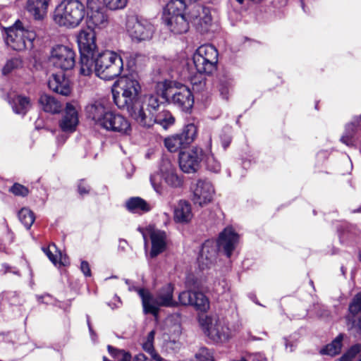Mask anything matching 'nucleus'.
<instances>
[{
  "instance_id": "f257e3e1",
  "label": "nucleus",
  "mask_w": 361,
  "mask_h": 361,
  "mask_svg": "<svg viewBox=\"0 0 361 361\" xmlns=\"http://www.w3.org/2000/svg\"><path fill=\"white\" fill-rule=\"evenodd\" d=\"M120 92H114V101L118 109L126 110L134 120L144 108L141 99V86L133 75L121 78L118 81Z\"/></svg>"
},
{
  "instance_id": "f03ea898",
  "label": "nucleus",
  "mask_w": 361,
  "mask_h": 361,
  "mask_svg": "<svg viewBox=\"0 0 361 361\" xmlns=\"http://www.w3.org/2000/svg\"><path fill=\"white\" fill-rule=\"evenodd\" d=\"M137 292L142 300L143 312L145 314H151L157 316L160 307H173L178 302L173 299V286L171 283L164 285L160 288L156 296L154 297L147 290L144 288H130Z\"/></svg>"
},
{
  "instance_id": "7ed1b4c3",
  "label": "nucleus",
  "mask_w": 361,
  "mask_h": 361,
  "mask_svg": "<svg viewBox=\"0 0 361 361\" xmlns=\"http://www.w3.org/2000/svg\"><path fill=\"white\" fill-rule=\"evenodd\" d=\"M85 5L79 0H63L56 8L54 19L56 24L68 28L78 27L85 16Z\"/></svg>"
},
{
  "instance_id": "20e7f679",
  "label": "nucleus",
  "mask_w": 361,
  "mask_h": 361,
  "mask_svg": "<svg viewBox=\"0 0 361 361\" xmlns=\"http://www.w3.org/2000/svg\"><path fill=\"white\" fill-rule=\"evenodd\" d=\"M185 8L184 0H170L164 9L163 23L173 35H182L189 30V23L184 15Z\"/></svg>"
},
{
  "instance_id": "39448f33",
  "label": "nucleus",
  "mask_w": 361,
  "mask_h": 361,
  "mask_svg": "<svg viewBox=\"0 0 361 361\" xmlns=\"http://www.w3.org/2000/svg\"><path fill=\"white\" fill-rule=\"evenodd\" d=\"M94 73L99 78L110 80L119 76L123 70L121 56L117 53L106 50L96 54Z\"/></svg>"
},
{
  "instance_id": "423d86ee",
  "label": "nucleus",
  "mask_w": 361,
  "mask_h": 361,
  "mask_svg": "<svg viewBox=\"0 0 361 361\" xmlns=\"http://www.w3.org/2000/svg\"><path fill=\"white\" fill-rule=\"evenodd\" d=\"M199 323L204 333L214 342L227 341L233 335V331L223 319L207 315L202 316L199 318Z\"/></svg>"
},
{
  "instance_id": "0eeeda50",
  "label": "nucleus",
  "mask_w": 361,
  "mask_h": 361,
  "mask_svg": "<svg viewBox=\"0 0 361 361\" xmlns=\"http://www.w3.org/2000/svg\"><path fill=\"white\" fill-rule=\"evenodd\" d=\"M6 35V44L18 51L31 49L36 37V34L32 30L25 29L20 21H17L13 26L7 28Z\"/></svg>"
},
{
  "instance_id": "6e6552de",
  "label": "nucleus",
  "mask_w": 361,
  "mask_h": 361,
  "mask_svg": "<svg viewBox=\"0 0 361 361\" xmlns=\"http://www.w3.org/2000/svg\"><path fill=\"white\" fill-rule=\"evenodd\" d=\"M158 91H161L163 99L171 102L184 111L190 110L194 104V98L190 89L181 85L178 88H173L169 85L167 82H160L157 85Z\"/></svg>"
},
{
  "instance_id": "1a4fd4ad",
  "label": "nucleus",
  "mask_w": 361,
  "mask_h": 361,
  "mask_svg": "<svg viewBox=\"0 0 361 361\" xmlns=\"http://www.w3.org/2000/svg\"><path fill=\"white\" fill-rule=\"evenodd\" d=\"M49 61L57 68L63 71L71 70L75 63V53L67 46L56 45L51 49Z\"/></svg>"
},
{
  "instance_id": "9d476101",
  "label": "nucleus",
  "mask_w": 361,
  "mask_h": 361,
  "mask_svg": "<svg viewBox=\"0 0 361 361\" xmlns=\"http://www.w3.org/2000/svg\"><path fill=\"white\" fill-rule=\"evenodd\" d=\"M101 128L121 135H128L132 132L129 120L120 113L109 110L104 118Z\"/></svg>"
},
{
  "instance_id": "9b49d317",
  "label": "nucleus",
  "mask_w": 361,
  "mask_h": 361,
  "mask_svg": "<svg viewBox=\"0 0 361 361\" xmlns=\"http://www.w3.org/2000/svg\"><path fill=\"white\" fill-rule=\"evenodd\" d=\"M127 31L133 40L141 42L150 39L154 28L147 20L132 17L128 20Z\"/></svg>"
},
{
  "instance_id": "f8f14e48",
  "label": "nucleus",
  "mask_w": 361,
  "mask_h": 361,
  "mask_svg": "<svg viewBox=\"0 0 361 361\" xmlns=\"http://www.w3.org/2000/svg\"><path fill=\"white\" fill-rule=\"evenodd\" d=\"M148 114L145 109L139 114V118H135L134 121L140 126L145 128H150L154 123L159 124L164 129L171 126L174 123V118L168 111H162L157 114H154L150 109H147Z\"/></svg>"
},
{
  "instance_id": "ddd939ff",
  "label": "nucleus",
  "mask_w": 361,
  "mask_h": 361,
  "mask_svg": "<svg viewBox=\"0 0 361 361\" xmlns=\"http://www.w3.org/2000/svg\"><path fill=\"white\" fill-rule=\"evenodd\" d=\"M192 193V200L201 207L211 202L215 190L212 183L206 179H198L190 187Z\"/></svg>"
},
{
  "instance_id": "4468645a",
  "label": "nucleus",
  "mask_w": 361,
  "mask_h": 361,
  "mask_svg": "<svg viewBox=\"0 0 361 361\" xmlns=\"http://www.w3.org/2000/svg\"><path fill=\"white\" fill-rule=\"evenodd\" d=\"M203 159V151L199 147L182 152L179 154L180 169L186 173H195L200 167Z\"/></svg>"
},
{
  "instance_id": "2eb2a0df",
  "label": "nucleus",
  "mask_w": 361,
  "mask_h": 361,
  "mask_svg": "<svg viewBox=\"0 0 361 361\" xmlns=\"http://www.w3.org/2000/svg\"><path fill=\"white\" fill-rule=\"evenodd\" d=\"M180 304L193 306L197 310L207 312L209 309V300L200 291L185 290L178 295Z\"/></svg>"
},
{
  "instance_id": "dca6fc26",
  "label": "nucleus",
  "mask_w": 361,
  "mask_h": 361,
  "mask_svg": "<svg viewBox=\"0 0 361 361\" xmlns=\"http://www.w3.org/2000/svg\"><path fill=\"white\" fill-rule=\"evenodd\" d=\"M79 123L78 104L67 103L59 121L60 128L65 133H73Z\"/></svg>"
},
{
  "instance_id": "f3484780",
  "label": "nucleus",
  "mask_w": 361,
  "mask_h": 361,
  "mask_svg": "<svg viewBox=\"0 0 361 361\" xmlns=\"http://www.w3.org/2000/svg\"><path fill=\"white\" fill-rule=\"evenodd\" d=\"M239 240V235L232 227L228 226L219 233L216 245L219 250H223L226 255L230 257L236 247Z\"/></svg>"
},
{
  "instance_id": "a211bd4d",
  "label": "nucleus",
  "mask_w": 361,
  "mask_h": 361,
  "mask_svg": "<svg viewBox=\"0 0 361 361\" xmlns=\"http://www.w3.org/2000/svg\"><path fill=\"white\" fill-rule=\"evenodd\" d=\"M217 245L213 240H208L202 246L197 258L200 269L209 268L215 262L217 255Z\"/></svg>"
},
{
  "instance_id": "6ab92c4d",
  "label": "nucleus",
  "mask_w": 361,
  "mask_h": 361,
  "mask_svg": "<svg viewBox=\"0 0 361 361\" xmlns=\"http://www.w3.org/2000/svg\"><path fill=\"white\" fill-rule=\"evenodd\" d=\"M160 173L165 183L171 188H178L183 185V178L179 176L175 166L167 159L163 160L160 166Z\"/></svg>"
},
{
  "instance_id": "aec40b11",
  "label": "nucleus",
  "mask_w": 361,
  "mask_h": 361,
  "mask_svg": "<svg viewBox=\"0 0 361 361\" xmlns=\"http://www.w3.org/2000/svg\"><path fill=\"white\" fill-rule=\"evenodd\" d=\"M48 87L51 91L63 96H68L72 90L71 82L63 72L51 74Z\"/></svg>"
},
{
  "instance_id": "412c9836",
  "label": "nucleus",
  "mask_w": 361,
  "mask_h": 361,
  "mask_svg": "<svg viewBox=\"0 0 361 361\" xmlns=\"http://www.w3.org/2000/svg\"><path fill=\"white\" fill-rule=\"evenodd\" d=\"M77 42L80 54H96L95 33L92 29L87 27L80 30Z\"/></svg>"
},
{
  "instance_id": "4be33fe9",
  "label": "nucleus",
  "mask_w": 361,
  "mask_h": 361,
  "mask_svg": "<svg viewBox=\"0 0 361 361\" xmlns=\"http://www.w3.org/2000/svg\"><path fill=\"white\" fill-rule=\"evenodd\" d=\"M192 22L202 31H207L212 22V17L209 9L200 5H194L190 12Z\"/></svg>"
},
{
  "instance_id": "5701e85b",
  "label": "nucleus",
  "mask_w": 361,
  "mask_h": 361,
  "mask_svg": "<svg viewBox=\"0 0 361 361\" xmlns=\"http://www.w3.org/2000/svg\"><path fill=\"white\" fill-rule=\"evenodd\" d=\"M109 111V109L100 101L91 102L85 107V113L87 118L93 121L94 123L99 128Z\"/></svg>"
},
{
  "instance_id": "b1692460",
  "label": "nucleus",
  "mask_w": 361,
  "mask_h": 361,
  "mask_svg": "<svg viewBox=\"0 0 361 361\" xmlns=\"http://www.w3.org/2000/svg\"><path fill=\"white\" fill-rule=\"evenodd\" d=\"M49 0H26L25 11L35 20H43L47 13Z\"/></svg>"
},
{
  "instance_id": "393cba45",
  "label": "nucleus",
  "mask_w": 361,
  "mask_h": 361,
  "mask_svg": "<svg viewBox=\"0 0 361 361\" xmlns=\"http://www.w3.org/2000/svg\"><path fill=\"white\" fill-rule=\"evenodd\" d=\"M147 230L152 241L150 256L151 257H155L164 252L166 248V234L164 231L155 229L152 226H149Z\"/></svg>"
},
{
  "instance_id": "a878e982",
  "label": "nucleus",
  "mask_w": 361,
  "mask_h": 361,
  "mask_svg": "<svg viewBox=\"0 0 361 361\" xmlns=\"http://www.w3.org/2000/svg\"><path fill=\"white\" fill-rule=\"evenodd\" d=\"M193 217L192 206L186 200H180L176 205L173 211V219L177 223L187 224Z\"/></svg>"
},
{
  "instance_id": "bb28decb",
  "label": "nucleus",
  "mask_w": 361,
  "mask_h": 361,
  "mask_svg": "<svg viewBox=\"0 0 361 361\" xmlns=\"http://www.w3.org/2000/svg\"><path fill=\"white\" fill-rule=\"evenodd\" d=\"M8 102L16 114L24 116L31 107L30 99L22 95L8 96Z\"/></svg>"
},
{
  "instance_id": "cd10ccee",
  "label": "nucleus",
  "mask_w": 361,
  "mask_h": 361,
  "mask_svg": "<svg viewBox=\"0 0 361 361\" xmlns=\"http://www.w3.org/2000/svg\"><path fill=\"white\" fill-rule=\"evenodd\" d=\"M49 260L55 266H66L69 264L68 257L63 254L56 246L55 244H51L47 248L42 249Z\"/></svg>"
},
{
  "instance_id": "c85d7f7f",
  "label": "nucleus",
  "mask_w": 361,
  "mask_h": 361,
  "mask_svg": "<svg viewBox=\"0 0 361 361\" xmlns=\"http://www.w3.org/2000/svg\"><path fill=\"white\" fill-rule=\"evenodd\" d=\"M96 54H80V74L90 76L94 72Z\"/></svg>"
},
{
  "instance_id": "c756f323",
  "label": "nucleus",
  "mask_w": 361,
  "mask_h": 361,
  "mask_svg": "<svg viewBox=\"0 0 361 361\" xmlns=\"http://www.w3.org/2000/svg\"><path fill=\"white\" fill-rule=\"evenodd\" d=\"M194 65L200 73L211 74L216 69L217 61L193 55Z\"/></svg>"
},
{
  "instance_id": "7c9ffc66",
  "label": "nucleus",
  "mask_w": 361,
  "mask_h": 361,
  "mask_svg": "<svg viewBox=\"0 0 361 361\" xmlns=\"http://www.w3.org/2000/svg\"><path fill=\"white\" fill-rule=\"evenodd\" d=\"M89 20H88V28H104L109 23L107 16L102 11L88 13Z\"/></svg>"
},
{
  "instance_id": "2f4dec72",
  "label": "nucleus",
  "mask_w": 361,
  "mask_h": 361,
  "mask_svg": "<svg viewBox=\"0 0 361 361\" xmlns=\"http://www.w3.org/2000/svg\"><path fill=\"white\" fill-rule=\"evenodd\" d=\"M42 108L46 112L56 114L61 109L60 102L54 97L48 94H42L39 101Z\"/></svg>"
},
{
  "instance_id": "473e14b6",
  "label": "nucleus",
  "mask_w": 361,
  "mask_h": 361,
  "mask_svg": "<svg viewBox=\"0 0 361 361\" xmlns=\"http://www.w3.org/2000/svg\"><path fill=\"white\" fill-rule=\"evenodd\" d=\"M127 209L133 213L147 212L150 206L142 198L135 197L128 199L126 202Z\"/></svg>"
},
{
  "instance_id": "72a5a7b5",
  "label": "nucleus",
  "mask_w": 361,
  "mask_h": 361,
  "mask_svg": "<svg viewBox=\"0 0 361 361\" xmlns=\"http://www.w3.org/2000/svg\"><path fill=\"white\" fill-rule=\"evenodd\" d=\"M155 336V330H152L147 336L145 341L142 343L143 350L147 353L154 361H169L162 358L154 350V341Z\"/></svg>"
},
{
  "instance_id": "f704fd0d",
  "label": "nucleus",
  "mask_w": 361,
  "mask_h": 361,
  "mask_svg": "<svg viewBox=\"0 0 361 361\" xmlns=\"http://www.w3.org/2000/svg\"><path fill=\"white\" fill-rule=\"evenodd\" d=\"M218 62V51L211 44H204L197 48L193 54Z\"/></svg>"
},
{
  "instance_id": "c9c22d12",
  "label": "nucleus",
  "mask_w": 361,
  "mask_h": 361,
  "mask_svg": "<svg viewBox=\"0 0 361 361\" xmlns=\"http://www.w3.org/2000/svg\"><path fill=\"white\" fill-rule=\"evenodd\" d=\"M343 339V335L339 334L336 338L329 344L326 345L325 348H324L321 350V353L324 355H328L331 356H334L338 353H340L342 348V341Z\"/></svg>"
},
{
  "instance_id": "e433bc0d",
  "label": "nucleus",
  "mask_w": 361,
  "mask_h": 361,
  "mask_svg": "<svg viewBox=\"0 0 361 361\" xmlns=\"http://www.w3.org/2000/svg\"><path fill=\"white\" fill-rule=\"evenodd\" d=\"M358 124L350 121L345 126L343 135L341 138V141L348 146L353 145L355 142V135L358 130Z\"/></svg>"
},
{
  "instance_id": "4c0bfd02",
  "label": "nucleus",
  "mask_w": 361,
  "mask_h": 361,
  "mask_svg": "<svg viewBox=\"0 0 361 361\" xmlns=\"http://www.w3.org/2000/svg\"><path fill=\"white\" fill-rule=\"evenodd\" d=\"M23 62L20 57H13L8 59L2 68L1 72L4 75H9L23 67Z\"/></svg>"
},
{
  "instance_id": "58836bf2",
  "label": "nucleus",
  "mask_w": 361,
  "mask_h": 361,
  "mask_svg": "<svg viewBox=\"0 0 361 361\" xmlns=\"http://www.w3.org/2000/svg\"><path fill=\"white\" fill-rule=\"evenodd\" d=\"M197 135V128L192 124H188L184 127L183 131L178 135L181 137L182 141L184 143V145L187 147L191 142H193Z\"/></svg>"
},
{
  "instance_id": "ea45409f",
  "label": "nucleus",
  "mask_w": 361,
  "mask_h": 361,
  "mask_svg": "<svg viewBox=\"0 0 361 361\" xmlns=\"http://www.w3.org/2000/svg\"><path fill=\"white\" fill-rule=\"evenodd\" d=\"M141 99L147 114H148L147 109H150L155 114L159 107V102L157 97L152 94H146L141 96Z\"/></svg>"
},
{
  "instance_id": "a19ab883",
  "label": "nucleus",
  "mask_w": 361,
  "mask_h": 361,
  "mask_svg": "<svg viewBox=\"0 0 361 361\" xmlns=\"http://www.w3.org/2000/svg\"><path fill=\"white\" fill-rule=\"evenodd\" d=\"M164 145L167 149L171 152H176L180 148L186 147L178 134L165 138Z\"/></svg>"
},
{
  "instance_id": "79ce46f5",
  "label": "nucleus",
  "mask_w": 361,
  "mask_h": 361,
  "mask_svg": "<svg viewBox=\"0 0 361 361\" xmlns=\"http://www.w3.org/2000/svg\"><path fill=\"white\" fill-rule=\"evenodd\" d=\"M18 218L27 229H29L35 221L34 213L27 208H23L18 213Z\"/></svg>"
},
{
  "instance_id": "37998d69",
  "label": "nucleus",
  "mask_w": 361,
  "mask_h": 361,
  "mask_svg": "<svg viewBox=\"0 0 361 361\" xmlns=\"http://www.w3.org/2000/svg\"><path fill=\"white\" fill-rule=\"evenodd\" d=\"M163 176L159 173H154L150 176V183L154 191L162 195L164 192V186L162 184Z\"/></svg>"
},
{
  "instance_id": "c03bdc74",
  "label": "nucleus",
  "mask_w": 361,
  "mask_h": 361,
  "mask_svg": "<svg viewBox=\"0 0 361 361\" xmlns=\"http://www.w3.org/2000/svg\"><path fill=\"white\" fill-rule=\"evenodd\" d=\"M205 164L207 169L212 172L219 173L221 171V166L220 162L212 153L206 156Z\"/></svg>"
},
{
  "instance_id": "a18cd8bd",
  "label": "nucleus",
  "mask_w": 361,
  "mask_h": 361,
  "mask_svg": "<svg viewBox=\"0 0 361 361\" xmlns=\"http://www.w3.org/2000/svg\"><path fill=\"white\" fill-rule=\"evenodd\" d=\"M349 316L355 317L359 312H361V292L355 295L348 307Z\"/></svg>"
},
{
  "instance_id": "49530a36",
  "label": "nucleus",
  "mask_w": 361,
  "mask_h": 361,
  "mask_svg": "<svg viewBox=\"0 0 361 361\" xmlns=\"http://www.w3.org/2000/svg\"><path fill=\"white\" fill-rule=\"evenodd\" d=\"M197 361H214L212 353L206 348H201L195 354Z\"/></svg>"
},
{
  "instance_id": "de8ad7c7",
  "label": "nucleus",
  "mask_w": 361,
  "mask_h": 361,
  "mask_svg": "<svg viewBox=\"0 0 361 361\" xmlns=\"http://www.w3.org/2000/svg\"><path fill=\"white\" fill-rule=\"evenodd\" d=\"M361 351V345L356 344L353 345L343 356L340 361H351L355 356Z\"/></svg>"
},
{
  "instance_id": "09e8293b",
  "label": "nucleus",
  "mask_w": 361,
  "mask_h": 361,
  "mask_svg": "<svg viewBox=\"0 0 361 361\" xmlns=\"http://www.w3.org/2000/svg\"><path fill=\"white\" fill-rule=\"evenodd\" d=\"M104 4L111 10H118L123 8L128 0H103Z\"/></svg>"
},
{
  "instance_id": "8fccbe9b",
  "label": "nucleus",
  "mask_w": 361,
  "mask_h": 361,
  "mask_svg": "<svg viewBox=\"0 0 361 361\" xmlns=\"http://www.w3.org/2000/svg\"><path fill=\"white\" fill-rule=\"evenodd\" d=\"M15 195L25 197L28 195V189L23 185L15 183L9 190Z\"/></svg>"
},
{
  "instance_id": "3c124183",
  "label": "nucleus",
  "mask_w": 361,
  "mask_h": 361,
  "mask_svg": "<svg viewBox=\"0 0 361 361\" xmlns=\"http://www.w3.org/2000/svg\"><path fill=\"white\" fill-rule=\"evenodd\" d=\"M346 321L348 329H356L357 332L361 334V316L358 318L357 321L354 319L353 316H348Z\"/></svg>"
},
{
  "instance_id": "603ef678",
  "label": "nucleus",
  "mask_w": 361,
  "mask_h": 361,
  "mask_svg": "<svg viewBox=\"0 0 361 361\" xmlns=\"http://www.w3.org/2000/svg\"><path fill=\"white\" fill-rule=\"evenodd\" d=\"M146 60V57L144 55H142L140 54L134 53L130 54L129 57V66H138L141 62L145 61Z\"/></svg>"
},
{
  "instance_id": "864d4df0",
  "label": "nucleus",
  "mask_w": 361,
  "mask_h": 361,
  "mask_svg": "<svg viewBox=\"0 0 361 361\" xmlns=\"http://www.w3.org/2000/svg\"><path fill=\"white\" fill-rule=\"evenodd\" d=\"M87 8L88 13L102 10L99 0H87Z\"/></svg>"
},
{
  "instance_id": "5fc2aeb1",
  "label": "nucleus",
  "mask_w": 361,
  "mask_h": 361,
  "mask_svg": "<svg viewBox=\"0 0 361 361\" xmlns=\"http://www.w3.org/2000/svg\"><path fill=\"white\" fill-rule=\"evenodd\" d=\"M231 88V84L229 82L224 83L221 82L219 86V91L221 94L224 99L228 98L229 90Z\"/></svg>"
},
{
  "instance_id": "6e6d98bb",
  "label": "nucleus",
  "mask_w": 361,
  "mask_h": 361,
  "mask_svg": "<svg viewBox=\"0 0 361 361\" xmlns=\"http://www.w3.org/2000/svg\"><path fill=\"white\" fill-rule=\"evenodd\" d=\"M80 270L85 276H91L90 264L87 261H82L80 264Z\"/></svg>"
},
{
  "instance_id": "4d7b16f0",
  "label": "nucleus",
  "mask_w": 361,
  "mask_h": 361,
  "mask_svg": "<svg viewBox=\"0 0 361 361\" xmlns=\"http://www.w3.org/2000/svg\"><path fill=\"white\" fill-rule=\"evenodd\" d=\"M90 191V186L84 181L81 180L78 184V192L80 195H86Z\"/></svg>"
},
{
  "instance_id": "13d9d810",
  "label": "nucleus",
  "mask_w": 361,
  "mask_h": 361,
  "mask_svg": "<svg viewBox=\"0 0 361 361\" xmlns=\"http://www.w3.org/2000/svg\"><path fill=\"white\" fill-rule=\"evenodd\" d=\"M113 300H114V302H111L108 303L109 306L112 310L120 307L121 305V300L120 298L118 297L117 295H115Z\"/></svg>"
},
{
  "instance_id": "bf43d9fd",
  "label": "nucleus",
  "mask_w": 361,
  "mask_h": 361,
  "mask_svg": "<svg viewBox=\"0 0 361 361\" xmlns=\"http://www.w3.org/2000/svg\"><path fill=\"white\" fill-rule=\"evenodd\" d=\"M351 121L355 123L356 124H358V126L360 127V123L361 122V114L359 116H354Z\"/></svg>"
},
{
  "instance_id": "052dcab7",
  "label": "nucleus",
  "mask_w": 361,
  "mask_h": 361,
  "mask_svg": "<svg viewBox=\"0 0 361 361\" xmlns=\"http://www.w3.org/2000/svg\"><path fill=\"white\" fill-rule=\"evenodd\" d=\"M10 295L15 296V294H14V293H6L5 294V296H6V299H8V298H9V297H10Z\"/></svg>"
},
{
  "instance_id": "680f3d73",
  "label": "nucleus",
  "mask_w": 361,
  "mask_h": 361,
  "mask_svg": "<svg viewBox=\"0 0 361 361\" xmlns=\"http://www.w3.org/2000/svg\"><path fill=\"white\" fill-rule=\"evenodd\" d=\"M108 350H109V352L111 355H113V350H114L113 348H112V347H111L110 345H109V346H108Z\"/></svg>"
},
{
  "instance_id": "e2e57ef3",
  "label": "nucleus",
  "mask_w": 361,
  "mask_h": 361,
  "mask_svg": "<svg viewBox=\"0 0 361 361\" xmlns=\"http://www.w3.org/2000/svg\"><path fill=\"white\" fill-rule=\"evenodd\" d=\"M142 235H143L144 239L146 240L145 234L143 233Z\"/></svg>"
},
{
  "instance_id": "0e129e2a",
  "label": "nucleus",
  "mask_w": 361,
  "mask_h": 361,
  "mask_svg": "<svg viewBox=\"0 0 361 361\" xmlns=\"http://www.w3.org/2000/svg\"><path fill=\"white\" fill-rule=\"evenodd\" d=\"M173 343L175 344V345L176 344V342H173ZM177 345H179V343H177Z\"/></svg>"
}]
</instances>
